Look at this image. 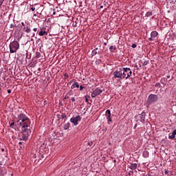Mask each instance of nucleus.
<instances>
[{"mask_svg": "<svg viewBox=\"0 0 176 176\" xmlns=\"http://www.w3.org/2000/svg\"><path fill=\"white\" fill-rule=\"evenodd\" d=\"M68 76H69L68 74H67V73H65V74H64V78H65V79H67Z\"/></svg>", "mask_w": 176, "mask_h": 176, "instance_id": "393cba45", "label": "nucleus"}, {"mask_svg": "<svg viewBox=\"0 0 176 176\" xmlns=\"http://www.w3.org/2000/svg\"><path fill=\"white\" fill-rule=\"evenodd\" d=\"M114 75V78H118L120 79H123V73L122 69L119 70H116L113 74Z\"/></svg>", "mask_w": 176, "mask_h": 176, "instance_id": "0eeeda50", "label": "nucleus"}, {"mask_svg": "<svg viewBox=\"0 0 176 176\" xmlns=\"http://www.w3.org/2000/svg\"><path fill=\"white\" fill-rule=\"evenodd\" d=\"M33 31H34V32H36V31H38V28H34Z\"/></svg>", "mask_w": 176, "mask_h": 176, "instance_id": "c9c22d12", "label": "nucleus"}, {"mask_svg": "<svg viewBox=\"0 0 176 176\" xmlns=\"http://www.w3.org/2000/svg\"><path fill=\"white\" fill-rule=\"evenodd\" d=\"M2 3H3V0H0V8L2 6Z\"/></svg>", "mask_w": 176, "mask_h": 176, "instance_id": "473e14b6", "label": "nucleus"}, {"mask_svg": "<svg viewBox=\"0 0 176 176\" xmlns=\"http://www.w3.org/2000/svg\"><path fill=\"white\" fill-rule=\"evenodd\" d=\"M13 126H14V122H12V123L10 124V127L11 129H13Z\"/></svg>", "mask_w": 176, "mask_h": 176, "instance_id": "bb28decb", "label": "nucleus"}, {"mask_svg": "<svg viewBox=\"0 0 176 176\" xmlns=\"http://www.w3.org/2000/svg\"><path fill=\"white\" fill-rule=\"evenodd\" d=\"M83 89H85V87L82 85L80 86V90H83Z\"/></svg>", "mask_w": 176, "mask_h": 176, "instance_id": "72a5a7b5", "label": "nucleus"}, {"mask_svg": "<svg viewBox=\"0 0 176 176\" xmlns=\"http://www.w3.org/2000/svg\"><path fill=\"white\" fill-rule=\"evenodd\" d=\"M69 98V96H68L67 94H66V96H65L63 100H67Z\"/></svg>", "mask_w": 176, "mask_h": 176, "instance_id": "c756f323", "label": "nucleus"}, {"mask_svg": "<svg viewBox=\"0 0 176 176\" xmlns=\"http://www.w3.org/2000/svg\"><path fill=\"white\" fill-rule=\"evenodd\" d=\"M122 77L123 79H129L131 76V74H133V72H131V69L129 67H124L122 69Z\"/></svg>", "mask_w": 176, "mask_h": 176, "instance_id": "20e7f679", "label": "nucleus"}, {"mask_svg": "<svg viewBox=\"0 0 176 176\" xmlns=\"http://www.w3.org/2000/svg\"><path fill=\"white\" fill-rule=\"evenodd\" d=\"M21 148H23V146H20V149H21Z\"/></svg>", "mask_w": 176, "mask_h": 176, "instance_id": "5fc2aeb1", "label": "nucleus"}, {"mask_svg": "<svg viewBox=\"0 0 176 176\" xmlns=\"http://www.w3.org/2000/svg\"><path fill=\"white\" fill-rule=\"evenodd\" d=\"M38 35H39L40 36H45V35H47V32L41 30V31H40V32H38Z\"/></svg>", "mask_w": 176, "mask_h": 176, "instance_id": "4468645a", "label": "nucleus"}, {"mask_svg": "<svg viewBox=\"0 0 176 176\" xmlns=\"http://www.w3.org/2000/svg\"><path fill=\"white\" fill-rule=\"evenodd\" d=\"M159 97L157 95L155 94H150L148 98V104H153L154 102H156L157 101Z\"/></svg>", "mask_w": 176, "mask_h": 176, "instance_id": "39448f33", "label": "nucleus"}, {"mask_svg": "<svg viewBox=\"0 0 176 176\" xmlns=\"http://www.w3.org/2000/svg\"><path fill=\"white\" fill-rule=\"evenodd\" d=\"M22 144H23L22 142H19V145H21Z\"/></svg>", "mask_w": 176, "mask_h": 176, "instance_id": "c03bdc74", "label": "nucleus"}, {"mask_svg": "<svg viewBox=\"0 0 176 176\" xmlns=\"http://www.w3.org/2000/svg\"><path fill=\"white\" fill-rule=\"evenodd\" d=\"M85 102H89V98H87V96H85Z\"/></svg>", "mask_w": 176, "mask_h": 176, "instance_id": "cd10ccee", "label": "nucleus"}, {"mask_svg": "<svg viewBox=\"0 0 176 176\" xmlns=\"http://www.w3.org/2000/svg\"><path fill=\"white\" fill-rule=\"evenodd\" d=\"M67 94L69 96V97H71V96H74L72 90H70Z\"/></svg>", "mask_w": 176, "mask_h": 176, "instance_id": "4be33fe9", "label": "nucleus"}, {"mask_svg": "<svg viewBox=\"0 0 176 176\" xmlns=\"http://www.w3.org/2000/svg\"><path fill=\"white\" fill-rule=\"evenodd\" d=\"M164 174H165V175H167V174H168V170H165Z\"/></svg>", "mask_w": 176, "mask_h": 176, "instance_id": "ea45409f", "label": "nucleus"}, {"mask_svg": "<svg viewBox=\"0 0 176 176\" xmlns=\"http://www.w3.org/2000/svg\"><path fill=\"white\" fill-rule=\"evenodd\" d=\"M75 87H76L77 89H79V83L78 82H76L73 83V85L71 87V89H75Z\"/></svg>", "mask_w": 176, "mask_h": 176, "instance_id": "ddd939ff", "label": "nucleus"}, {"mask_svg": "<svg viewBox=\"0 0 176 176\" xmlns=\"http://www.w3.org/2000/svg\"><path fill=\"white\" fill-rule=\"evenodd\" d=\"M145 153H147L146 152H144V153H143V155H145Z\"/></svg>", "mask_w": 176, "mask_h": 176, "instance_id": "864d4df0", "label": "nucleus"}, {"mask_svg": "<svg viewBox=\"0 0 176 176\" xmlns=\"http://www.w3.org/2000/svg\"><path fill=\"white\" fill-rule=\"evenodd\" d=\"M109 50H116V47H115L113 45H111L109 47Z\"/></svg>", "mask_w": 176, "mask_h": 176, "instance_id": "412c9836", "label": "nucleus"}, {"mask_svg": "<svg viewBox=\"0 0 176 176\" xmlns=\"http://www.w3.org/2000/svg\"><path fill=\"white\" fill-rule=\"evenodd\" d=\"M69 126H71V124L69 122H67L64 125V129L68 130V129H69Z\"/></svg>", "mask_w": 176, "mask_h": 176, "instance_id": "dca6fc26", "label": "nucleus"}, {"mask_svg": "<svg viewBox=\"0 0 176 176\" xmlns=\"http://www.w3.org/2000/svg\"><path fill=\"white\" fill-rule=\"evenodd\" d=\"M21 25H22L23 27L25 26V24H24V22H22V23H21Z\"/></svg>", "mask_w": 176, "mask_h": 176, "instance_id": "a19ab883", "label": "nucleus"}, {"mask_svg": "<svg viewBox=\"0 0 176 176\" xmlns=\"http://www.w3.org/2000/svg\"><path fill=\"white\" fill-rule=\"evenodd\" d=\"M152 14H153L152 13V12H146V17H151V16H152Z\"/></svg>", "mask_w": 176, "mask_h": 176, "instance_id": "6ab92c4d", "label": "nucleus"}, {"mask_svg": "<svg viewBox=\"0 0 176 176\" xmlns=\"http://www.w3.org/2000/svg\"><path fill=\"white\" fill-rule=\"evenodd\" d=\"M176 135V129L174 130L172 133V135H169L168 138L169 140H174Z\"/></svg>", "mask_w": 176, "mask_h": 176, "instance_id": "f8f14e48", "label": "nucleus"}, {"mask_svg": "<svg viewBox=\"0 0 176 176\" xmlns=\"http://www.w3.org/2000/svg\"><path fill=\"white\" fill-rule=\"evenodd\" d=\"M73 27H76V24H73Z\"/></svg>", "mask_w": 176, "mask_h": 176, "instance_id": "a18cd8bd", "label": "nucleus"}, {"mask_svg": "<svg viewBox=\"0 0 176 176\" xmlns=\"http://www.w3.org/2000/svg\"><path fill=\"white\" fill-rule=\"evenodd\" d=\"M72 101L73 102H75V98H74V97L72 98Z\"/></svg>", "mask_w": 176, "mask_h": 176, "instance_id": "e433bc0d", "label": "nucleus"}, {"mask_svg": "<svg viewBox=\"0 0 176 176\" xmlns=\"http://www.w3.org/2000/svg\"><path fill=\"white\" fill-rule=\"evenodd\" d=\"M146 116V113L145 111L142 112L141 114H140V118L142 120V122H145V117Z\"/></svg>", "mask_w": 176, "mask_h": 176, "instance_id": "9b49d317", "label": "nucleus"}, {"mask_svg": "<svg viewBox=\"0 0 176 176\" xmlns=\"http://www.w3.org/2000/svg\"><path fill=\"white\" fill-rule=\"evenodd\" d=\"M9 47L10 53H16L20 47V44L19 42L14 41L10 43Z\"/></svg>", "mask_w": 176, "mask_h": 176, "instance_id": "f03ea898", "label": "nucleus"}, {"mask_svg": "<svg viewBox=\"0 0 176 176\" xmlns=\"http://www.w3.org/2000/svg\"><path fill=\"white\" fill-rule=\"evenodd\" d=\"M97 50H98V47H96L93 51H92V56H96L97 54V53H98V52H97Z\"/></svg>", "mask_w": 176, "mask_h": 176, "instance_id": "2eb2a0df", "label": "nucleus"}, {"mask_svg": "<svg viewBox=\"0 0 176 176\" xmlns=\"http://www.w3.org/2000/svg\"><path fill=\"white\" fill-rule=\"evenodd\" d=\"M107 119L108 123H109V122H112V119L111 118V117H107Z\"/></svg>", "mask_w": 176, "mask_h": 176, "instance_id": "b1692460", "label": "nucleus"}, {"mask_svg": "<svg viewBox=\"0 0 176 176\" xmlns=\"http://www.w3.org/2000/svg\"><path fill=\"white\" fill-rule=\"evenodd\" d=\"M131 47H133V49H135V47H137V45L136 44H132Z\"/></svg>", "mask_w": 176, "mask_h": 176, "instance_id": "c85d7f7f", "label": "nucleus"}, {"mask_svg": "<svg viewBox=\"0 0 176 176\" xmlns=\"http://www.w3.org/2000/svg\"><path fill=\"white\" fill-rule=\"evenodd\" d=\"M104 46H107V43H104Z\"/></svg>", "mask_w": 176, "mask_h": 176, "instance_id": "3c124183", "label": "nucleus"}, {"mask_svg": "<svg viewBox=\"0 0 176 176\" xmlns=\"http://www.w3.org/2000/svg\"><path fill=\"white\" fill-rule=\"evenodd\" d=\"M80 120H82V117H80V116H76L70 119L71 123H73L74 126H78V124H79L78 122H80Z\"/></svg>", "mask_w": 176, "mask_h": 176, "instance_id": "423d86ee", "label": "nucleus"}, {"mask_svg": "<svg viewBox=\"0 0 176 176\" xmlns=\"http://www.w3.org/2000/svg\"><path fill=\"white\" fill-rule=\"evenodd\" d=\"M166 77H167L168 79L170 78V76H167Z\"/></svg>", "mask_w": 176, "mask_h": 176, "instance_id": "09e8293b", "label": "nucleus"}, {"mask_svg": "<svg viewBox=\"0 0 176 176\" xmlns=\"http://www.w3.org/2000/svg\"><path fill=\"white\" fill-rule=\"evenodd\" d=\"M159 34V33H157V32L156 31H153L151 33V37L148 38V41H150L151 42H152V41H155L154 38H156V36H157V35Z\"/></svg>", "mask_w": 176, "mask_h": 176, "instance_id": "1a4fd4ad", "label": "nucleus"}, {"mask_svg": "<svg viewBox=\"0 0 176 176\" xmlns=\"http://www.w3.org/2000/svg\"><path fill=\"white\" fill-rule=\"evenodd\" d=\"M101 93H102V90H101L100 89H96L93 93L91 94V97L92 98H96V97H97V96H100V94H101Z\"/></svg>", "mask_w": 176, "mask_h": 176, "instance_id": "6e6552de", "label": "nucleus"}, {"mask_svg": "<svg viewBox=\"0 0 176 176\" xmlns=\"http://www.w3.org/2000/svg\"><path fill=\"white\" fill-rule=\"evenodd\" d=\"M22 130V139L23 141H27L28 140V137L30 135V133H31V126H25V129L21 127Z\"/></svg>", "mask_w": 176, "mask_h": 176, "instance_id": "7ed1b4c3", "label": "nucleus"}, {"mask_svg": "<svg viewBox=\"0 0 176 176\" xmlns=\"http://www.w3.org/2000/svg\"><path fill=\"white\" fill-rule=\"evenodd\" d=\"M17 119L19 120L18 122H19L20 126L23 127V129H25V127L31 126V120L28 118L24 113H21L18 115Z\"/></svg>", "mask_w": 176, "mask_h": 176, "instance_id": "f257e3e1", "label": "nucleus"}, {"mask_svg": "<svg viewBox=\"0 0 176 176\" xmlns=\"http://www.w3.org/2000/svg\"><path fill=\"white\" fill-rule=\"evenodd\" d=\"M133 129H137V124H135Z\"/></svg>", "mask_w": 176, "mask_h": 176, "instance_id": "79ce46f5", "label": "nucleus"}, {"mask_svg": "<svg viewBox=\"0 0 176 176\" xmlns=\"http://www.w3.org/2000/svg\"><path fill=\"white\" fill-rule=\"evenodd\" d=\"M137 167H138V164L137 163H132L129 165V168H130L131 170H136Z\"/></svg>", "mask_w": 176, "mask_h": 176, "instance_id": "9d476101", "label": "nucleus"}, {"mask_svg": "<svg viewBox=\"0 0 176 176\" xmlns=\"http://www.w3.org/2000/svg\"><path fill=\"white\" fill-rule=\"evenodd\" d=\"M39 41H41V39L38 38V39L36 41V42H38Z\"/></svg>", "mask_w": 176, "mask_h": 176, "instance_id": "8fccbe9b", "label": "nucleus"}, {"mask_svg": "<svg viewBox=\"0 0 176 176\" xmlns=\"http://www.w3.org/2000/svg\"><path fill=\"white\" fill-rule=\"evenodd\" d=\"M135 67L137 68V69H140V68H138V65H136Z\"/></svg>", "mask_w": 176, "mask_h": 176, "instance_id": "37998d69", "label": "nucleus"}, {"mask_svg": "<svg viewBox=\"0 0 176 176\" xmlns=\"http://www.w3.org/2000/svg\"><path fill=\"white\" fill-rule=\"evenodd\" d=\"M106 115H107V118H111V110H109V109L107 110Z\"/></svg>", "mask_w": 176, "mask_h": 176, "instance_id": "a211bd4d", "label": "nucleus"}, {"mask_svg": "<svg viewBox=\"0 0 176 176\" xmlns=\"http://www.w3.org/2000/svg\"><path fill=\"white\" fill-rule=\"evenodd\" d=\"M1 151H2V152H3L5 151V149L2 148Z\"/></svg>", "mask_w": 176, "mask_h": 176, "instance_id": "603ef678", "label": "nucleus"}, {"mask_svg": "<svg viewBox=\"0 0 176 176\" xmlns=\"http://www.w3.org/2000/svg\"><path fill=\"white\" fill-rule=\"evenodd\" d=\"M25 32H27V34H30L31 32V29H30L28 27L24 28Z\"/></svg>", "mask_w": 176, "mask_h": 176, "instance_id": "f3484780", "label": "nucleus"}, {"mask_svg": "<svg viewBox=\"0 0 176 176\" xmlns=\"http://www.w3.org/2000/svg\"><path fill=\"white\" fill-rule=\"evenodd\" d=\"M167 81L166 80V79H164V78H162V79H161V80H160V82L162 84V85H166V82Z\"/></svg>", "mask_w": 176, "mask_h": 176, "instance_id": "aec40b11", "label": "nucleus"}, {"mask_svg": "<svg viewBox=\"0 0 176 176\" xmlns=\"http://www.w3.org/2000/svg\"><path fill=\"white\" fill-rule=\"evenodd\" d=\"M155 87H162V85H160V82H157L155 85Z\"/></svg>", "mask_w": 176, "mask_h": 176, "instance_id": "5701e85b", "label": "nucleus"}, {"mask_svg": "<svg viewBox=\"0 0 176 176\" xmlns=\"http://www.w3.org/2000/svg\"><path fill=\"white\" fill-rule=\"evenodd\" d=\"M61 118L62 119H65L67 118V115H65V113L62 114Z\"/></svg>", "mask_w": 176, "mask_h": 176, "instance_id": "a878e982", "label": "nucleus"}, {"mask_svg": "<svg viewBox=\"0 0 176 176\" xmlns=\"http://www.w3.org/2000/svg\"><path fill=\"white\" fill-rule=\"evenodd\" d=\"M8 94H10V93H12V91L10 89H8Z\"/></svg>", "mask_w": 176, "mask_h": 176, "instance_id": "58836bf2", "label": "nucleus"}, {"mask_svg": "<svg viewBox=\"0 0 176 176\" xmlns=\"http://www.w3.org/2000/svg\"><path fill=\"white\" fill-rule=\"evenodd\" d=\"M14 27V25L13 23H12L10 26V28H13Z\"/></svg>", "mask_w": 176, "mask_h": 176, "instance_id": "f704fd0d", "label": "nucleus"}, {"mask_svg": "<svg viewBox=\"0 0 176 176\" xmlns=\"http://www.w3.org/2000/svg\"><path fill=\"white\" fill-rule=\"evenodd\" d=\"M113 163H116V160H113Z\"/></svg>", "mask_w": 176, "mask_h": 176, "instance_id": "49530a36", "label": "nucleus"}, {"mask_svg": "<svg viewBox=\"0 0 176 176\" xmlns=\"http://www.w3.org/2000/svg\"><path fill=\"white\" fill-rule=\"evenodd\" d=\"M69 83H72V81H70Z\"/></svg>", "mask_w": 176, "mask_h": 176, "instance_id": "6e6d98bb", "label": "nucleus"}, {"mask_svg": "<svg viewBox=\"0 0 176 176\" xmlns=\"http://www.w3.org/2000/svg\"><path fill=\"white\" fill-rule=\"evenodd\" d=\"M30 9H31V10H32V12H34V10H35V8H34V7H32Z\"/></svg>", "mask_w": 176, "mask_h": 176, "instance_id": "4c0bfd02", "label": "nucleus"}, {"mask_svg": "<svg viewBox=\"0 0 176 176\" xmlns=\"http://www.w3.org/2000/svg\"><path fill=\"white\" fill-rule=\"evenodd\" d=\"M88 145H89V146H91L93 145V142H88Z\"/></svg>", "mask_w": 176, "mask_h": 176, "instance_id": "7c9ffc66", "label": "nucleus"}, {"mask_svg": "<svg viewBox=\"0 0 176 176\" xmlns=\"http://www.w3.org/2000/svg\"><path fill=\"white\" fill-rule=\"evenodd\" d=\"M148 65V62L147 61H144L143 63V66L145 67V65Z\"/></svg>", "mask_w": 176, "mask_h": 176, "instance_id": "2f4dec72", "label": "nucleus"}, {"mask_svg": "<svg viewBox=\"0 0 176 176\" xmlns=\"http://www.w3.org/2000/svg\"><path fill=\"white\" fill-rule=\"evenodd\" d=\"M102 8H104V6H100V9H102Z\"/></svg>", "mask_w": 176, "mask_h": 176, "instance_id": "de8ad7c7", "label": "nucleus"}]
</instances>
